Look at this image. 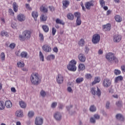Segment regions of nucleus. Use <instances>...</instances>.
Here are the masks:
<instances>
[{
  "instance_id": "obj_1",
  "label": "nucleus",
  "mask_w": 125,
  "mask_h": 125,
  "mask_svg": "<svg viewBox=\"0 0 125 125\" xmlns=\"http://www.w3.org/2000/svg\"><path fill=\"white\" fill-rule=\"evenodd\" d=\"M30 81L34 85H38L41 83V79H40V75L39 74L35 73H32L31 75Z\"/></svg>"
},
{
  "instance_id": "obj_2",
  "label": "nucleus",
  "mask_w": 125,
  "mask_h": 125,
  "mask_svg": "<svg viewBox=\"0 0 125 125\" xmlns=\"http://www.w3.org/2000/svg\"><path fill=\"white\" fill-rule=\"evenodd\" d=\"M31 38V31L26 30L23 31L22 35H19L20 41L24 42L25 40H29Z\"/></svg>"
},
{
  "instance_id": "obj_3",
  "label": "nucleus",
  "mask_w": 125,
  "mask_h": 125,
  "mask_svg": "<svg viewBox=\"0 0 125 125\" xmlns=\"http://www.w3.org/2000/svg\"><path fill=\"white\" fill-rule=\"evenodd\" d=\"M105 58L110 63H113V61H114L115 63H119V60L116 57V56H115L114 53L109 52L106 54L105 55Z\"/></svg>"
},
{
  "instance_id": "obj_4",
  "label": "nucleus",
  "mask_w": 125,
  "mask_h": 125,
  "mask_svg": "<svg viewBox=\"0 0 125 125\" xmlns=\"http://www.w3.org/2000/svg\"><path fill=\"white\" fill-rule=\"evenodd\" d=\"M77 62L75 60H73L70 62L68 65H67V69L69 71H72V72H76L77 71Z\"/></svg>"
},
{
  "instance_id": "obj_5",
  "label": "nucleus",
  "mask_w": 125,
  "mask_h": 125,
  "mask_svg": "<svg viewBox=\"0 0 125 125\" xmlns=\"http://www.w3.org/2000/svg\"><path fill=\"white\" fill-rule=\"evenodd\" d=\"M91 92L93 95H97L98 97L101 96V90L98 86L97 87V90L95 87H92L91 89Z\"/></svg>"
},
{
  "instance_id": "obj_6",
  "label": "nucleus",
  "mask_w": 125,
  "mask_h": 125,
  "mask_svg": "<svg viewBox=\"0 0 125 125\" xmlns=\"http://www.w3.org/2000/svg\"><path fill=\"white\" fill-rule=\"evenodd\" d=\"M100 41V35L98 34H96L93 36L92 39V42L94 44H96L97 43H98Z\"/></svg>"
},
{
  "instance_id": "obj_7",
  "label": "nucleus",
  "mask_w": 125,
  "mask_h": 125,
  "mask_svg": "<svg viewBox=\"0 0 125 125\" xmlns=\"http://www.w3.org/2000/svg\"><path fill=\"white\" fill-rule=\"evenodd\" d=\"M53 117L57 122H60L62 120V114L60 112H56L53 115Z\"/></svg>"
},
{
  "instance_id": "obj_8",
  "label": "nucleus",
  "mask_w": 125,
  "mask_h": 125,
  "mask_svg": "<svg viewBox=\"0 0 125 125\" xmlns=\"http://www.w3.org/2000/svg\"><path fill=\"white\" fill-rule=\"evenodd\" d=\"M111 83L112 82H111V80L108 78L104 79L103 81V85H104V87H109V86L111 85Z\"/></svg>"
},
{
  "instance_id": "obj_9",
  "label": "nucleus",
  "mask_w": 125,
  "mask_h": 125,
  "mask_svg": "<svg viewBox=\"0 0 125 125\" xmlns=\"http://www.w3.org/2000/svg\"><path fill=\"white\" fill-rule=\"evenodd\" d=\"M84 5L86 9L90 10L91 6H94V1L91 0L88 2H86Z\"/></svg>"
},
{
  "instance_id": "obj_10",
  "label": "nucleus",
  "mask_w": 125,
  "mask_h": 125,
  "mask_svg": "<svg viewBox=\"0 0 125 125\" xmlns=\"http://www.w3.org/2000/svg\"><path fill=\"white\" fill-rule=\"evenodd\" d=\"M57 82L59 84H61V83H63V82H64V77L61 74H58L57 77L56 78Z\"/></svg>"
},
{
  "instance_id": "obj_11",
  "label": "nucleus",
  "mask_w": 125,
  "mask_h": 125,
  "mask_svg": "<svg viewBox=\"0 0 125 125\" xmlns=\"http://www.w3.org/2000/svg\"><path fill=\"white\" fill-rule=\"evenodd\" d=\"M43 124V119L38 117L35 119V125H42Z\"/></svg>"
},
{
  "instance_id": "obj_12",
  "label": "nucleus",
  "mask_w": 125,
  "mask_h": 125,
  "mask_svg": "<svg viewBox=\"0 0 125 125\" xmlns=\"http://www.w3.org/2000/svg\"><path fill=\"white\" fill-rule=\"evenodd\" d=\"M115 118L116 120H118V121H120V122H125V117H124V115L121 113H118L116 114Z\"/></svg>"
},
{
  "instance_id": "obj_13",
  "label": "nucleus",
  "mask_w": 125,
  "mask_h": 125,
  "mask_svg": "<svg viewBox=\"0 0 125 125\" xmlns=\"http://www.w3.org/2000/svg\"><path fill=\"white\" fill-rule=\"evenodd\" d=\"M42 48L45 52H51V47H50L48 44H45L43 45Z\"/></svg>"
},
{
  "instance_id": "obj_14",
  "label": "nucleus",
  "mask_w": 125,
  "mask_h": 125,
  "mask_svg": "<svg viewBox=\"0 0 125 125\" xmlns=\"http://www.w3.org/2000/svg\"><path fill=\"white\" fill-rule=\"evenodd\" d=\"M17 19L20 22H23V21L26 20V16L23 14H20L17 16Z\"/></svg>"
},
{
  "instance_id": "obj_15",
  "label": "nucleus",
  "mask_w": 125,
  "mask_h": 125,
  "mask_svg": "<svg viewBox=\"0 0 125 125\" xmlns=\"http://www.w3.org/2000/svg\"><path fill=\"white\" fill-rule=\"evenodd\" d=\"M111 27L112 25H111V23H107L105 25H103V29L105 30V31L109 32V31L111 30Z\"/></svg>"
},
{
  "instance_id": "obj_16",
  "label": "nucleus",
  "mask_w": 125,
  "mask_h": 125,
  "mask_svg": "<svg viewBox=\"0 0 125 125\" xmlns=\"http://www.w3.org/2000/svg\"><path fill=\"white\" fill-rule=\"evenodd\" d=\"M122 41V36L121 35H114L113 37V41L114 42H120Z\"/></svg>"
},
{
  "instance_id": "obj_17",
  "label": "nucleus",
  "mask_w": 125,
  "mask_h": 125,
  "mask_svg": "<svg viewBox=\"0 0 125 125\" xmlns=\"http://www.w3.org/2000/svg\"><path fill=\"white\" fill-rule=\"evenodd\" d=\"M79 60L81 62H85V56L84 54L81 53L78 55Z\"/></svg>"
},
{
  "instance_id": "obj_18",
  "label": "nucleus",
  "mask_w": 125,
  "mask_h": 125,
  "mask_svg": "<svg viewBox=\"0 0 125 125\" xmlns=\"http://www.w3.org/2000/svg\"><path fill=\"white\" fill-rule=\"evenodd\" d=\"M32 16L33 17L35 21H37L38 17H39V13L37 11H33L32 12Z\"/></svg>"
},
{
  "instance_id": "obj_19",
  "label": "nucleus",
  "mask_w": 125,
  "mask_h": 125,
  "mask_svg": "<svg viewBox=\"0 0 125 125\" xmlns=\"http://www.w3.org/2000/svg\"><path fill=\"white\" fill-rule=\"evenodd\" d=\"M62 4L63 8H67L69 6V4H70V1L67 0H63Z\"/></svg>"
},
{
  "instance_id": "obj_20",
  "label": "nucleus",
  "mask_w": 125,
  "mask_h": 125,
  "mask_svg": "<svg viewBox=\"0 0 125 125\" xmlns=\"http://www.w3.org/2000/svg\"><path fill=\"white\" fill-rule=\"evenodd\" d=\"M5 105L6 108H9L12 107V103L10 100L6 101L5 103Z\"/></svg>"
},
{
  "instance_id": "obj_21",
  "label": "nucleus",
  "mask_w": 125,
  "mask_h": 125,
  "mask_svg": "<svg viewBox=\"0 0 125 125\" xmlns=\"http://www.w3.org/2000/svg\"><path fill=\"white\" fill-rule=\"evenodd\" d=\"M16 114L17 117H18L19 118H21V117H23V111L21 110L17 111Z\"/></svg>"
},
{
  "instance_id": "obj_22",
  "label": "nucleus",
  "mask_w": 125,
  "mask_h": 125,
  "mask_svg": "<svg viewBox=\"0 0 125 125\" xmlns=\"http://www.w3.org/2000/svg\"><path fill=\"white\" fill-rule=\"evenodd\" d=\"M13 10L15 12H17V11H18V4H17V3L14 2L13 3Z\"/></svg>"
},
{
  "instance_id": "obj_23",
  "label": "nucleus",
  "mask_w": 125,
  "mask_h": 125,
  "mask_svg": "<svg viewBox=\"0 0 125 125\" xmlns=\"http://www.w3.org/2000/svg\"><path fill=\"white\" fill-rule=\"evenodd\" d=\"M40 9L42 12H43L44 13H46L47 11H48V10H47V8L43 6V5L41 6Z\"/></svg>"
},
{
  "instance_id": "obj_24",
  "label": "nucleus",
  "mask_w": 125,
  "mask_h": 125,
  "mask_svg": "<svg viewBox=\"0 0 125 125\" xmlns=\"http://www.w3.org/2000/svg\"><path fill=\"white\" fill-rule=\"evenodd\" d=\"M75 16L72 14V13H68L67 14V18L69 19V20H74Z\"/></svg>"
},
{
  "instance_id": "obj_25",
  "label": "nucleus",
  "mask_w": 125,
  "mask_h": 125,
  "mask_svg": "<svg viewBox=\"0 0 125 125\" xmlns=\"http://www.w3.org/2000/svg\"><path fill=\"white\" fill-rule=\"evenodd\" d=\"M41 20L43 22L47 20V16L44 14H42L41 16Z\"/></svg>"
},
{
  "instance_id": "obj_26",
  "label": "nucleus",
  "mask_w": 125,
  "mask_h": 125,
  "mask_svg": "<svg viewBox=\"0 0 125 125\" xmlns=\"http://www.w3.org/2000/svg\"><path fill=\"white\" fill-rule=\"evenodd\" d=\"M115 19L116 22H120L121 21H123V18H122L120 15L115 16Z\"/></svg>"
},
{
  "instance_id": "obj_27",
  "label": "nucleus",
  "mask_w": 125,
  "mask_h": 125,
  "mask_svg": "<svg viewBox=\"0 0 125 125\" xmlns=\"http://www.w3.org/2000/svg\"><path fill=\"white\" fill-rule=\"evenodd\" d=\"M19 104H20V106L21 107V108H23L24 109H25V108L27 107V104L23 101L20 102Z\"/></svg>"
},
{
  "instance_id": "obj_28",
  "label": "nucleus",
  "mask_w": 125,
  "mask_h": 125,
  "mask_svg": "<svg viewBox=\"0 0 125 125\" xmlns=\"http://www.w3.org/2000/svg\"><path fill=\"white\" fill-rule=\"evenodd\" d=\"M85 43V42L84 41V40L83 39H81L78 42V44L80 46H83Z\"/></svg>"
},
{
  "instance_id": "obj_29",
  "label": "nucleus",
  "mask_w": 125,
  "mask_h": 125,
  "mask_svg": "<svg viewBox=\"0 0 125 125\" xmlns=\"http://www.w3.org/2000/svg\"><path fill=\"white\" fill-rule=\"evenodd\" d=\"M124 80V78L122 77V76H118L115 79V83H117L119 82H121V81H123Z\"/></svg>"
},
{
  "instance_id": "obj_30",
  "label": "nucleus",
  "mask_w": 125,
  "mask_h": 125,
  "mask_svg": "<svg viewBox=\"0 0 125 125\" xmlns=\"http://www.w3.org/2000/svg\"><path fill=\"white\" fill-rule=\"evenodd\" d=\"M42 28L45 33H47L49 31V27L46 25H42Z\"/></svg>"
},
{
  "instance_id": "obj_31",
  "label": "nucleus",
  "mask_w": 125,
  "mask_h": 125,
  "mask_svg": "<svg viewBox=\"0 0 125 125\" xmlns=\"http://www.w3.org/2000/svg\"><path fill=\"white\" fill-rule=\"evenodd\" d=\"M83 80H84L83 78L79 77L76 79V82L77 83H83Z\"/></svg>"
},
{
  "instance_id": "obj_32",
  "label": "nucleus",
  "mask_w": 125,
  "mask_h": 125,
  "mask_svg": "<svg viewBox=\"0 0 125 125\" xmlns=\"http://www.w3.org/2000/svg\"><path fill=\"white\" fill-rule=\"evenodd\" d=\"M56 23L57 24H60L61 25H65V22L59 19H57L56 20Z\"/></svg>"
},
{
  "instance_id": "obj_33",
  "label": "nucleus",
  "mask_w": 125,
  "mask_h": 125,
  "mask_svg": "<svg viewBox=\"0 0 125 125\" xmlns=\"http://www.w3.org/2000/svg\"><path fill=\"white\" fill-rule=\"evenodd\" d=\"M21 56L22 58H26L28 56V53L23 51L21 53Z\"/></svg>"
},
{
  "instance_id": "obj_34",
  "label": "nucleus",
  "mask_w": 125,
  "mask_h": 125,
  "mask_svg": "<svg viewBox=\"0 0 125 125\" xmlns=\"http://www.w3.org/2000/svg\"><path fill=\"white\" fill-rule=\"evenodd\" d=\"M79 69L80 71H83L85 69V65L83 64L80 63L79 65Z\"/></svg>"
},
{
  "instance_id": "obj_35",
  "label": "nucleus",
  "mask_w": 125,
  "mask_h": 125,
  "mask_svg": "<svg viewBox=\"0 0 125 125\" xmlns=\"http://www.w3.org/2000/svg\"><path fill=\"white\" fill-rule=\"evenodd\" d=\"M0 35H1V36H2V37H4V36L5 37H6L7 38H8V37H9V34L7 32H6L4 31H1Z\"/></svg>"
},
{
  "instance_id": "obj_36",
  "label": "nucleus",
  "mask_w": 125,
  "mask_h": 125,
  "mask_svg": "<svg viewBox=\"0 0 125 125\" xmlns=\"http://www.w3.org/2000/svg\"><path fill=\"white\" fill-rule=\"evenodd\" d=\"M5 108L4 105V102L3 101H0V110H3Z\"/></svg>"
},
{
  "instance_id": "obj_37",
  "label": "nucleus",
  "mask_w": 125,
  "mask_h": 125,
  "mask_svg": "<svg viewBox=\"0 0 125 125\" xmlns=\"http://www.w3.org/2000/svg\"><path fill=\"white\" fill-rule=\"evenodd\" d=\"M89 110L90 112H95L96 111V106L94 105H92L90 106Z\"/></svg>"
},
{
  "instance_id": "obj_38",
  "label": "nucleus",
  "mask_w": 125,
  "mask_h": 125,
  "mask_svg": "<svg viewBox=\"0 0 125 125\" xmlns=\"http://www.w3.org/2000/svg\"><path fill=\"white\" fill-rule=\"evenodd\" d=\"M100 82V78L98 77H96L94 79V81L92 82V84H96Z\"/></svg>"
},
{
  "instance_id": "obj_39",
  "label": "nucleus",
  "mask_w": 125,
  "mask_h": 125,
  "mask_svg": "<svg viewBox=\"0 0 125 125\" xmlns=\"http://www.w3.org/2000/svg\"><path fill=\"white\" fill-rule=\"evenodd\" d=\"M35 115V112L33 111H30L28 113L29 118H33Z\"/></svg>"
},
{
  "instance_id": "obj_40",
  "label": "nucleus",
  "mask_w": 125,
  "mask_h": 125,
  "mask_svg": "<svg viewBox=\"0 0 125 125\" xmlns=\"http://www.w3.org/2000/svg\"><path fill=\"white\" fill-rule=\"evenodd\" d=\"M55 56L54 55H48L47 57V60H51L52 59L53 60L55 59Z\"/></svg>"
},
{
  "instance_id": "obj_41",
  "label": "nucleus",
  "mask_w": 125,
  "mask_h": 125,
  "mask_svg": "<svg viewBox=\"0 0 125 125\" xmlns=\"http://www.w3.org/2000/svg\"><path fill=\"white\" fill-rule=\"evenodd\" d=\"M85 78L86 80H90L92 78V75L89 73H87L85 75Z\"/></svg>"
},
{
  "instance_id": "obj_42",
  "label": "nucleus",
  "mask_w": 125,
  "mask_h": 125,
  "mask_svg": "<svg viewBox=\"0 0 125 125\" xmlns=\"http://www.w3.org/2000/svg\"><path fill=\"white\" fill-rule=\"evenodd\" d=\"M74 16L76 17L77 19L81 18V13L79 12L74 13Z\"/></svg>"
},
{
  "instance_id": "obj_43",
  "label": "nucleus",
  "mask_w": 125,
  "mask_h": 125,
  "mask_svg": "<svg viewBox=\"0 0 125 125\" xmlns=\"http://www.w3.org/2000/svg\"><path fill=\"white\" fill-rule=\"evenodd\" d=\"M18 67L19 68H22L25 66V64L24 63H22L21 62H18L17 63Z\"/></svg>"
},
{
  "instance_id": "obj_44",
  "label": "nucleus",
  "mask_w": 125,
  "mask_h": 125,
  "mask_svg": "<svg viewBox=\"0 0 125 125\" xmlns=\"http://www.w3.org/2000/svg\"><path fill=\"white\" fill-rule=\"evenodd\" d=\"M0 57H1V59L2 61H4V60H5V54H4V53L2 52L0 54Z\"/></svg>"
},
{
  "instance_id": "obj_45",
  "label": "nucleus",
  "mask_w": 125,
  "mask_h": 125,
  "mask_svg": "<svg viewBox=\"0 0 125 125\" xmlns=\"http://www.w3.org/2000/svg\"><path fill=\"white\" fill-rule=\"evenodd\" d=\"M116 105L118 106V107H122L123 104L121 101H119L116 102Z\"/></svg>"
},
{
  "instance_id": "obj_46",
  "label": "nucleus",
  "mask_w": 125,
  "mask_h": 125,
  "mask_svg": "<svg viewBox=\"0 0 125 125\" xmlns=\"http://www.w3.org/2000/svg\"><path fill=\"white\" fill-rule=\"evenodd\" d=\"M40 94L41 96H42V97H45V96L46 95V93L43 90H42L40 92Z\"/></svg>"
},
{
  "instance_id": "obj_47",
  "label": "nucleus",
  "mask_w": 125,
  "mask_h": 125,
  "mask_svg": "<svg viewBox=\"0 0 125 125\" xmlns=\"http://www.w3.org/2000/svg\"><path fill=\"white\" fill-rule=\"evenodd\" d=\"M90 123L91 124H95V123H96L95 118L94 117H91L90 119Z\"/></svg>"
},
{
  "instance_id": "obj_48",
  "label": "nucleus",
  "mask_w": 125,
  "mask_h": 125,
  "mask_svg": "<svg viewBox=\"0 0 125 125\" xmlns=\"http://www.w3.org/2000/svg\"><path fill=\"white\" fill-rule=\"evenodd\" d=\"M76 23L77 26H80L81 24H82V20H81V18L76 19Z\"/></svg>"
},
{
  "instance_id": "obj_49",
  "label": "nucleus",
  "mask_w": 125,
  "mask_h": 125,
  "mask_svg": "<svg viewBox=\"0 0 125 125\" xmlns=\"http://www.w3.org/2000/svg\"><path fill=\"white\" fill-rule=\"evenodd\" d=\"M114 74L116 76H118V75H121V70L118 69H115Z\"/></svg>"
},
{
  "instance_id": "obj_50",
  "label": "nucleus",
  "mask_w": 125,
  "mask_h": 125,
  "mask_svg": "<svg viewBox=\"0 0 125 125\" xmlns=\"http://www.w3.org/2000/svg\"><path fill=\"white\" fill-rule=\"evenodd\" d=\"M40 59H42V61H44V58L42 51L40 52Z\"/></svg>"
},
{
  "instance_id": "obj_51",
  "label": "nucleus",
  "mask_w": 125,
  "mask_h": 125,
  "mask_svg": "<svg viewBox=\"0 0 125 125\" xmlns=\"http://www.w3.org/2000/svg\"><path fill=\"white\" fill-rule=\"evenodd\" d=\"M56 106H57V102H53L51 105V108L54 109V108H56Z\"/></svg>"
},
{
  "instance_id": "obj_52",
  "label": "nucleus",
  "mask_w": 125,
  "mask_h": 125,
  "mask_svg": "<svg viewBox=\"0 0 125 125\" xmlns=\"http://www.w3.org/2000/svg\"><path fill=\"white\" fill-rule=\"evenodd\" d=\"M8 11L10 15H11V16H14V12H13V10H12V9H9Z\"/></svg>"
},
{
  "instance_id": "obj_53",
  "label": "nucleus",
  "mask_w": 125,
  "mask_h": 125,
  "mask_svg": "<svg viewBox=\"0 0 125 125\" xmlns=\"http://www.w3.org/2000/svg\"><path fill=\"white\" fill-rule=\"evenodd\" d=\"M39 38H40V41H42V42H43L44 38L43 37V34L42 33H39Z\"/></svg>"
},
{
  "instance_id": "obj_54",
  "label": "nucleus",
  "mask_w": 125,
  "mask_h": 125,
  "mask_svg": "<svg viewBox=\"0 0 125 125\" xmlns=\"http://www.w3.org/2000/svg\"><path fill=\"white\" fill-rule=\"evenodd\" d=\"M94 118L96 120H99L100 119V115H99V114H95L94 115Z\"/></svg>"
},
{
  "instance_id": "obj_55",
  "label": "nucleus",
  "mask_w": 125,
  "mask_h": 125,
  "mask_svg": "<svg viewBox=\"0 0 125 125\" xmlns=\"http://www.w3.org/2000/svg\"><path fill=\"white\" fill-rule=\"evenodd\" d=\"M89 52V48H88V47L87 46H85L84 49V52L85 54H88Z\"/></svg>"
},
{
  "instance_id": "obj_56",
  "label": "nucleus",
  "mask_w": 125,
  "mask_h": 125,
  "mask_svg": "<svg viewBox=\"0 0 125 125\" xmlns=\"http://www.w3.org/2000/svg\"><path fill=\"white\" fill-rule=\"evenodd\" d=\"M100 3L102 7H103L105 5V1L104 0H100Z\"/></svg>"
},
{
  "instance_id": "obj_57",
  "label": "nucleus",
  "mask_w": 125,
  "mask_h": 125,
  "mask_svg": "<svg viewBox=\"0 0 125 125\" xmlns=\"http://www.w3.org/2000/svg\"><path fill=\"white\" fill-rule=\"evenodd\" d=\"M25 7L28 10H32V7L30 6V4H25Z\"/></svg>"
},
{
  "instance_id": "obj_58",
  "label": "nucleus",
  "mask_w": 125,
  "mask_h": 125,
  "mask_svg": "<svg viewBox=\"0 0 125 125\" xmlns=\"http://www.w3.org/2000/svg\"><path fill=\"white\" fill-rule=\"evenodd\" d=\"M56 33V29L55 28L53 27L52 28V35L53 36H55V34Z\"/></svg>"
},
{
  "instance_id": "obj_59",
  "label": "nucleus",
  "mask_w": 125,
  "mask_h": 125,
  "mask_svg": "<svg viewBox=\"0 0 125 125\" xmlns=\"http://www.w3.org/2000/svg\"><path fill=\"white\" fill-rule=\"evenodd\" d=\"M9 47L10 48H14L15 47V44L14 43H12L10 44Z\"/></svg>"
},
{
  "instance_id": "obj_60",
  "label": "nucleus",
  "mask_w": 125,
  "mask_h": 125,
  "mask_svg": "<svg viewBox=\"0 0 125 125\" xmlns=\"http://www.w3.org/2000/svg\"><path fill=\"white\" fill-rule=\"evenodd\" d=\"M105 107H106V109H109V107H110V102H106Z\"/></svg>"
},
{
  "instance_id": "obj_61",
  "label": "nucleus",
  "mask_w": 125,
  "mask_h": 125,
  "mask_svg": "<svg viewBox=\"0 0 125 125\" xmlns=\"http://www.w3.org/2000/svg\"><path fill=\"white\" fill-rule=\"evenodd\" d=\"M53 50L54 52H56V53H57V52H58V48H57V47H54L53 49Z\"/></svg>"
},
{
  "instance_id": "obj_62",
  "label": "nucleus",
  "mask_w": 125,
  "mask_h": 125,
  "mask_svg": "<svg viewBox=\"0 0 125 125\" xmlns=\"http://www.w3.org/2000/svg\"><path fill=\"white\" fill-rule=\"evenodd\" d=\"M111 13H112V10H108V11H107L106 12V15L107 16H108V15H110V14H111Z\"/></svg>"
},
{
  "instance_id": "obj_63",
  "label": "nucleus",
  "mask_w": 125,
  "mask_h": 125,
  "mask_svg": "<svg viewBox=\"0 0 125 125\" xmlns=\"http://www.w3.org/2000/svg\"><path fill=\"white\" fill-rule=\"evenodd\" d=\"M121 68L123 72H125V65H122Z\"/></svg>"
},
{
  "instance_id": "obj_64",
  "label": "nucleus",
  "mask_w": 125,
  "mask_h": 125,
  "mask_svg": "<svg viewBox=\"0 0 125 125\" xmlns=\"http://www.w3.org/2000/svg\"><path fill=\"white\" fill-rule=\"evenodd\" d=\"M71 108H73V105H70V106H66V109L67 111H70Z\"/></svg>"
}]
</instances>
